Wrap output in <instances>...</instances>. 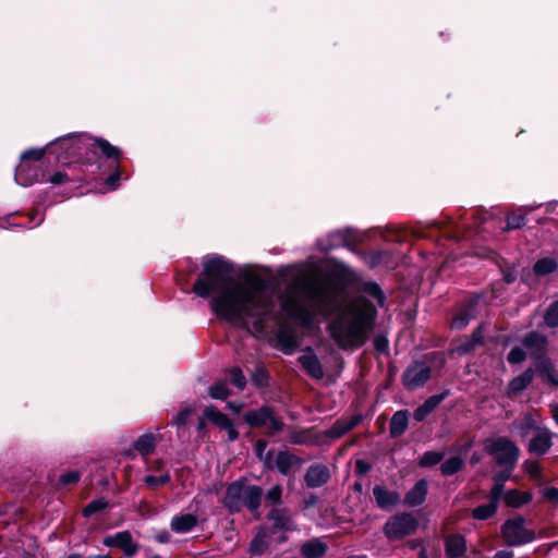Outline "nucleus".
<instances>
[{"mask_svg":"<svg viewBox=\"0 0 558 558\" xmlns=\"http://www.w3.org/2000/svg\"><path fill=\"white\" fill-rule=\"evenodd\" d=\"M440 234L446 240L461 239L459 232L451 225L445 228L436 225L387 226L368 230L345 227L331 231L328 234V244H365L367 242L404 244L434 239L439 240Z\"/></svg>","mask_w":558,"mask_h":558,"instance_id":"7ed1b4c3","label":"nucleus"},{"mask_svg":"<svg viewBox=\"0 0 558 558\" xmlns=\"http://www.w3.org/2000/svg\"><path fill=\"white\" fill-rule=\"evenodd\" d=\"M462 466H464V462L461 457H450L440 464V474L445 477H450L461 472Z\"/></svg>","mask_w":558,"mask_h":558,"instance_id":"ea45409f","label":"nucleus"},{"mask_svg":"<svg viewBox=\"0 0 558 558\" xmlns=\"http://www.w3.org/2000/svg\"><path fill=\"white\" fill-rule=\"evenodd\" d=\"M44 154L43 149H28L23 153L21 160L41 165Z\"/></svg>","mask_w":558,"mask_h":558,"instance_id":"5fc2aeb1","label":"nucleus"},{"mask_svg":"<svg viewBox=\"0 0 558 558\" xmlns=\"http://www.w3.org/2000/svg\"><path fill=\"white\" fill-rule=\"evenodd\" d=\"M276 340L279 343V349L284 355H291L300 344L295 331L288 325H281L276 332Z\"/></svg>","mask_w":558,"mask_h":558,"instance_id":"5701e85b","label":"nucleus"},{"mask_svg":"<svg viewBox=\"0 0 558 558\" xmlns=\"http://www.w3.org/2000/svg\"><path fill=\"white\" fill-rule=\"evenodd\" d=\"M229 264L220 256L208 258L204 260L203 272L196 278L191 291L201 299H207L211 293L220 291V294L211 298L214 315L231 325L239 324L245 330V319L258 317L252 322V329L262 333L265 330V320L260 317L267 315V302L229 277Z\"/></svg>","mask_w":558,"mask_h":558,"instance_id":"f257e3e1","label":"nucleus"},{"mask_svg":"<svg viewBox=\"0 0 558 558\" xmlns=\"http://www.w3.org/2000/svg\"><path fill=\"white\" fill-rule=\"evenodd\" d=\"M44 175L41 165L25 160H21L15 170V181L23 186L38 182Z\"/></svg>","mask_w":558,"mask_h":558,"instance_id":"a211bd4d","label":"nucleus"},{"mask_svg":"<svg viewBox=\"0 0 558 558\" xmlns=\"http://www.w3.org/2000/svg\"><path fill=\"white\" fill-rule=\"evenodd\" d=\"M252 386L258 390H264L269 388L270 385V374L265 364L263 362L256 363L254 366V371L251 374Z\"/></svg>","mask_w":558,"mask_h":558,"instance_id":"f704fd0d","label":"nucleus"},{"mask_svg":"<svg viewBox=\"0 0 558 558\" xmlns=\"http://www.w3.org/2000/svg\"><path fill=\"white\" fill-rule=\"evenodd\" d=\"M351 429H347L343 425H341L340 421L332 424L331 429H329V437L339 438L343 435L348 434Z\"/></svg>","mask_w":558,"mask_h":558,"instance_id":"69168bd1","label":"nucleus"},{"mask_svg":"<svg viewBox=\"0 0 558 558\" xmlns=\"http://www.w3.org/2000/svg\"><path fill=\"white\" fill-rule=\"evenodd\" d=\"M272 537H262L254 536L252 537L251 545H248V554L251 556H263L269 549L270 541Z\"/></svg>","mask_w":558,"mask_h":558,"instance_id":"a19ab883","label":"nucleus"},{"mask_svg":"<svg viewBox=\"0 0 558 558\" xmlns=\"http://www.w3.org/2000/svg\"><path fill=\"white\" fill-rule=\"evenodd\" d=\"M418 529V521L409 512H399L388 518L383 526V533L390 542H400L407 536H411Z\"/></svg>","mask_w":558,"mask_h":558,"instance_id":"9b49d317","label":"nucleus"},{"mask_svg":"<svg viewBox=\"0 0 558 558\" xmlns=\"http://www.w3.org/2000/svg\"><path fill=\"white\" fill-rule=\"evenodd\" d=\"M504 488L500 484L492 485L490 493H488V502L499 504V499L505 495Z\"/></svg>","mask_w":558,"mask_h":558,"instance_id":"680f3d73","label":"nucleus"},{"mask_svg":"<svg viewBox=\"0 0 558 558\" xmlns=\"http://www.w3.org/2000/svg\"><path fill=\"white\" fill-rule=\"evenodd\" d=\"M532 214V208L519 207L509 211L504 220L501 217L496 216L492 211L482 209L476 210L473 214L474 225L476 226L475 231H473L472 229H468L465 227H461L451 217H447L445 220L439 222H433L432 225L439 226L440 228H445L448 225H451L459 232L461 239L446 240L444 239L442 234H440L439 240L434 239L430 241L435 242L436 244H439L442 241L459 243L470 241L472 239L473 233L480 236V241H504V238H501V235L506 231L521 229L532 220V218L530 217ZM533 220H536V218H533ZM537 221L539 220L537 219Z\"/></svg>","mask_w":558,"mask_h":558,"instance_id":"20e7f679","label":"nucleus"},{"mask_svg":"<svg viewBox=\"0 0 558 558\" xmlns=\"http://www.w3.org/2000/svg\"><path fill=\"white\" fill-rule=\"evenodd\" d=\"M429 379V366L415 361L402 374L403 388L415 390L422 388Z\"/></svg>","mask_w":558,"mask_h":558,"instance_id":"2eb2a0df","label":"nucleus"},{"mask_svg":"<svg viewBox=\"0 0 558 558\" xmlns=\"http://www.w3.org/2000/svg\"><path fill=\"white\" fill-rule=\"evenodd\" d=\"M230 396V389L222 380H218L208 387V397L213 400L225 401Z\"/></svg>","mask_w":558,"mask_h":558,"instance_id":"79ce46f5","label":"nucleus"},{"mask_svg":"<svg viewBox=\"0 0 558 558\" xmlns=\"http://www.w3.org/2000/svg\"><path fill=\"white\" fill-rule=\"evenodd\" d=\"M484 344V342H472L469 340H465L456 348V352H458L459 355L463 356L466 354H470L476 349L477 347Z\"/></svg>","mask_w":558,"mask_h":558,"instance_id":"13d9d810","label":"nucleus"},{"mask_svg":"<svg viewBox=\"0 0 558 558\" xmlns=\"http://www.w3.org/2000/svg\"><path fill=\"white\" fill-rule=\"evenodd\" d=\"M102 545L108 548L119 549L124 553L125 558H133L136 556V553H138V544L133 542V537L128 530L105 536V538H102Z\"/></svg>","mask_w":558,"mask_h":558,"instance_id":"dca6fc26","label":"nucleus"},{"mask_svg":"<svg viewBox=\"0 0 558 558\" xmlns=\"http://www.w3.org/2000/svg\"><path fill=\"white\" fill-rule=\"evenodd\" d=\"M88 138L85 135H68L58 138L53 146L63 150L68 157L80 156L83 147L87 148Z\"/></svg>","mask_w":558,"mask_h":558,"instance_id":"412c9836","label":"nucleus"},{"mask_svg":"<svg viewBox=\"0 0 558 558\" xmlns=\"http://www.w3.org/2000/svg\"><path fill=\"white\" fill-rule=\"evenodd\" d=\"M266 519L271 522V525L269 526H283L293 529L292 518L288 513L287 508H271V510L268 512V515H266Z\"/></svg>","mask_w":558,"mask_h":558,"instance_id":"e433bc0d","label":"nucleus"},{"mask_svg":"<svg viewBox=\"0 0 558 558\" xmlns=\"http://www.w3.org/2000/svg\"><path fill=\"white\" fill-rule=\"evenodd\" d=\"M109 508V502L104 497H99L98 499L93 500L92 502L87 504V506L82 509V517L84 518H90L95 513H99L104 510Z\"/></svg>","mask_w":558,"mask_h":558,"instance_id":"37998d69","label":"nucleus"},{"mask_svg":"<svg viewBox=\"0 0 558 558\" xmlns=\"http://www.w3.org/2000/svg\"><path fill=\"white\" fill-rule=\"evenodd\" d=\"M348 312H350V317H352L348 324L374 325L378 315L376 306L364 295L355 296L354 301L350 302Z\"/></svg>","mask_w":558,"mask_h":558,"instance_id":"ddd939ff","label":"nucleus"},{"mask_svg":"<svg viewBox=\"0 0 558 558\" xmlns=\"http://www.w3.org/2000/svg\"><path fill=\"white\" fill-rule=\"evenodd\" d=\"M246 284L251 286V288L256 291H262L265 289V280H263L257 275L246 277Z\"/></svg>","mask_w":558,"mask_h":558,"instance_id":"0e129e2a","label":"nucleus"},{"mask_svg":"<svg viewBox=\"0 0 558 558\" xmlns=\"http://www.w3.org/2000/svg\"><path fill=\"white\" fill-rule=\"evenodd\" d=\"M229 384L233 385L239 390H244L245 388V377L238 366L229 369Z\"/></svg>","mask_w":558,"mask_h":558,"instance_id":"3c124183","label":"nucleus"},{"mask_svg":"<svg viewBox=\"0 0 558 558\" xmlns=\"http://www.w3.org/2000/svg\"><path fill=\"white\" fill-rule=\"evenodd\" d=\"M482 300V293H474L461 302L460 307L451 316L450 327L453 330H462L476 318V308Z\"/></svg>","mask_w":558,"mask_h":558,"instance_id":"4468645a","label":"nucleus"},{"mask_svg":"<svg viewBox=\"0 0 558 558\" xmlns=\"http://www.w3.org/2000/svg\"><path fill=\"white\" fill-rule=\"evenodd\" d=\"M87 148L90 150L98 148L106 158L112 159L114 165L120 163L122 151L117 146L111 145L107 140L89 137Z\"/></svg>","mask_w":558,"mask_h":558,"instance_id":"bb28decb","label":"nucleus"},{"mask_svg":"<svg viewBox=\"0 0 558 558\" xmlns=\"http://www.w3.org/2000/svg\"><path fill=\"white\" fill-rule=\"evenodd\" d=\"M548 448H550V436H548L547 432L534 435L531 441H529V452H531V454L542 457L547 453Z\"/></svg>","mask_w":558,"mask_h":558,"instance_id":"c9c22d12","label":"nucleus"},{"mask_svg":"<svg viewBox=\"0 0 558 558\" xmlns=\"http://www.w3.org/2000/svg\"><path fill=\"white\" fill-rule=\"evenodd\" d=\"M444 460V452L425 451L418 457V468H433Z\"/></svg>","mask_w":558,"mask_h":558,"instance_id":"c03bdc74","label":"nucleus"},{"mask_svg":"<svg viewBox=\"0 0 558 558\" xmlns=\"http://www.w3.org/2000/svg\"><path fill=\"white\" fill-rule=\"evenodd\" d=\"M296 361H299L300 367H302V371L306 372L310 378L315 380L323 379V365L320 361H318L317 354L313 351V348H304V354L300 355Z\"/></svg>","mask_w":558,"mask_h":558,"instance_id":"aec40b11","label":"nucleus"},{"mask_svg":"<svg viewBox=\"0 0 558 558\" xmlns=\"http://www.w3.org/2000/svg\"><path fill=\"white\" fill-rule=\"evenodd\" d=\"M409 427V411L407 410H398L390 417V423H388V435L390 438L397 439L401 437L407 428Z\"/></svg>","mask_w":558,"mask_h":558,"instance_id":"c85d7f7f","label":"nucleus"},{"mask_svg":"<svg viewBox=\"0 0 558 558\" xmlns=\"http://www.w3.org/2000/svg\"><path fill=\"white\" fill-rule=\"evenodd\" d=\"M373 500H375L377 508L390 512L401 502V496L384 485H375L373 486Z\"/></svg>","mask_w":558,"mask_h":558,"instance_id":"6ab92c4d","label":"nucleus"},{"mask_svg":"<svg viewBox=\"0 0 558 558\" xmlns=\"http://www.w3.org/2000/svg\"><path fill=\"white\" fill-rule=\"evenodd\" d=\"M143 483H145L148 488L156 489L157 487L171 483V475H169L168 472L158 476L147 475L143 478Z\"/></svg>","mask_w":558,"mask_h":558,"instance_id":"49530a36","label":"nucleus"},{"mask_svg":"<svg viewBox=\"0 0 558 558\" xmlns=\"http://www.w3.org/2000/svg\"><path fill=\"white\" fill-rule=\"evenodd\" d=\"M374 328V324H332L331 338L342 350L359 349L365 345L368 333Z\"/></svg>","mask_w":558,"mask_h":558,"instance_id":"0eeeda50","label":"nucleus"},{"mask_svg":"<svg viewBox=\"0 0 558 558\" xmlns=\"http://www.w3.org/2000/svg\"><path fill=\"white\" fill-rule=\"evenodd\" d=\"M197 524V517L193 513H184L180 515H173L170 521V529L173 533L185 534L194 530Z\"/></svg>","mask_w":558,"mask_h":558,"instance_id":"7c9ffc66","label":"nucleus"},{"mask_svg":"<svg viewBox=\"0 0 558 558\" xmlns=\"http://www.w3.org/2000/svg\"><path fill=\"white\" fill-rule=\"evenodd\" d=\"M350 290L363 292L365 295L375 300L379 307H383L384 303H386V294H384V291L380 289V286L374 280H367L360 282L355 286H350Z\"/></svg>","mask_w":558,"mask_h":558,"instance_id":"cd10ccee","label":"nucleus"},{"mask_svg":"<svg viewBox=\"0 0 558 558\" xmlns=\"http://www.w3.org/2000/svg\"><path fill=\"white\" fill-rule=\"evenodd\" d=\"M521 347L515 345L509 350L508 363L519 365L530 357L534 361L538 378L542 383L557 387L558 379L555 374V365L547 356L548 341L547 336L537 330H531L521 338Z\"/></svg>","mask_w":558,"mask_h":558,"instance_id":"39448f33","label":"nucleus"},{"mask_svg":"<svg viewBox=\"0 0 558 558\" xmlns=\"http://www.w3.org/2000/svg\"><path fill=\"white\" fill-rule=\"evenodd\" d=\"M354 472L357 476H364L371 472V464L365 460H355Z\"/></svg>","mask_w":558,"mask_h":558,"instance_id":"338daca9","label":"nucleus"},{"mask_svg":"<svg viewBox=\"0 0 558 558\" xmlns=\"http://www.w3.org/2000/svg\"><path fill=\"white\" fill-rule=\"evenodd\" d=\"M513 432L521 439L527 438L531 434L537 432V423L532 414L526 413L522 417L513 421Z\"/></svg>","mask_w":558,"mask_h":558,"instance_id":"2f4dec72","label":"nucleus"},{"mask_svg":"<svg viewBox=\"0 0 558 558\" xmlns=\"http://www.w3.org/2000/svg\"><path fill=\"white\" fill-rule=\"evenodd\" d=\"M262 499H266V502H268L271 506H279L282 504V487L279 484H276V486L269 488L266 494H264V497Z\"/></svg>","mask_w":558,"mask_h":558,"instance_id":"8fccbe9b","label":"nucleus"},{"mask_svg":"<svg viewBox=\"0 0 558 558\" xmlns=\"http://www.w3.org/2000/svg\"><path fill=\"white\" fill-rule=\"evenodd\" d=\"M277 454L272 449L268 450V454L256 456L262 465H264V470L272 471V463H275V458Z\"/></svg>","mask_w":558,"mask_h":558,"instance_id":"052dcab7","label":"nucleus"},{"mask_svg":"<svg viewBox=\"0 0 558 558\" xmlns=\"http://www.w3.org/2000/svg\"><path fill=\"white\" fill-rule=\"evenodd\" d=\"M330 480V472L324 464L315 463L307 466L306 475H304V483L307 488L323 487Z\"/></svg>","mask_w":558,"mask_h":558,"instance_id":"4be33fe9","label":"nucleus"},{"mask_svg":"<svg viewBox=\"0 0 558 558\" xmlns=\"http://www.w3.org/2000/svg\"><path fill=\"white\" fill-rule=\"evenodd\" d=\"M156 435L153 433H145L140 438L133 441L132 447L124 450V458L133 460L136 454L147 458L156 450Z\"/></svg>","mask_w":558,"mask_h":558,"instance_id":"f3484780","label":"nucleus"},{"mask_svg":"<svg viewBox=\"0 0 558 558\" xmlns=\"http://www.w3.org/2000/svg\"><path fill=\"white\" fill-rule=\"evenodd\" d=\"M113 168H114V172L111 173L106 179V184L109 185L112 190L118 186V183H119V180H120V177H121V172L119 170L120 163L114 165Z\"/></svg>","mask_w":558,"mask_h":558,"instance_id":"774afa93","label":"nucleus"},{"mask_svg":"<svg viewBox=\"0 0 558 558\" xmlns=\"http://www.w3.org/2000/svg\"><path fill=\"white\" fill-rule=\"evenodd\" d=\"M243 422L251 429L266 428V437L272 438L282 433L284 422L275 412V408L270 405H259L243 413Z\"/></svg>","mask_w":558,"mask_h":558,"instance_id":"6e6552de","label":"nucleus"},{"mask_svg":"<svg viewBox=\"0 0 558 558\" xmlns=\"http://www.w3.org/2000/svg\"><path fill=\"white\" fill-rule=\"evenodd\" d=\"M373 349L379 353L388 352V339L384 335H379L373 339Z\"/></svg>","mask_w":558,"mask_h":558,"instance_id":"e2e57ef3","label":"nucleus"},{"mask_svg":"<svg viewBox=\"0 0 558 558\" xmlns=\"http://www.w3.org/2000/svg\"><path fill=\"white\" fill-rule=\"evenodd\" d=\"M364 281L343 262L331 260L320 278L300 281V294L307 305L295 296H287L281 302V311L300 327L308 329L315 323V317H327L338 310L340 298L348 293L349 287Z\"/></svg>","mask_w":558,"mask_h":558,"instance_id":"f03ea898","label":"nucleus"},{"mask_svg":"<svg viewBox=\"0 0 558 558\" xmlns=\"http://www.w3.org/2000/svg\"><path fill=\"white\" fill-rule=\"evenodd\" d=\"M260 498H263V489L258 485L245 484V477H240L228 484L221 504L231 514L246 508L252 514L257 515Z\"/></svg>","mask_w":558,"mask_h":558,"instance_id":"423d86ee","label":"nucleus"},{"mask_svg":"<svg viewBox=\"0 0 558 558\" xmlns=\"http://www.w3.org/2000/svg\"><path fill=\"white\" fill-rule=\"evenodd\" d=\"M544 323L547 327L556 328L558 326V301H551L547 307L546 315H544Z\"/></svg>","mask_w":558,"mask_h":558,"instance_id":"09e8293b","label":"nucleus"},{"mask_svg":"<svg viewBox=\"0 0 558 558\" xmlns=\"http://www.w3.org/2000/svg\"><path fill=\"white\" fill-rule=\"evenodd\" d=\"M428 494V482L425 478H420L413 487L405 493L403 496V504L408 505V507L415 508L424 501H426V495Z\"/></svg>","mask_w":558,"mask_h":558,"instance_id":"393cba45","label":"nucleus"},{"mask_svg":"<svg viewBox=\"0 0 558 558\" xmlns=\"http://www.w3.org/2000/svg\"><path fill=\"white\" fill-rule=\"evenodd\" d=\"M328 546L318 538H312L300 546V555L304 558H322Z\"/></svg>","mask_w":558,"mask_h":558,"instance_id":"72a5a7b5","label":"nucleus"},{"mask_svg":"<svg viewBox=\"0 0 558 558\" xmlns=\"http://www.w3.org/2000/svg\"><path fill=\"white\" fill-rule=\"evenodd\" d=\"M497 507H499V502H487L481 506L473 508L471 511V517L476 521H486L489 520L495 513H497Z\"/></svg>","mask_w":558,"mask_h":558,"instance_id":"4c0bfd02","label":"nucleus"},{"mask_svg":"<svg viewBox=\"0 0 558 558\" xmlns=\"http://www.w3.org/2000/svg\"><path fill=\"white\" fill-rule=\"evenodd\" d=\"M449 396V389H444L441 393L434 395L425 399V402L421 403L417 409H430L435 410L444 400Z\"/></svg>","mask_w":558,"mask_h":558,"instance_id":"de8ad7c7","label":"nucleus"},{"mask_svg":"<svg viewBox=\"0 0 558 558\" xmlns=\"http://www.w3.org/2000/svg\"><path fill=\"white\" fill-rule=\"evenodd\" d=\"M80 478L81 473H78L77 470H71L61 474V477H59V483H61L62 486L74 485L77 484Z\"/></svg>","mask_w":558,"mask_h":558,"instance_id":"4d7b16f0","label":"nucleus"},{"mask_svg":"<svg viewBox=\"0 0 558 558\" xmlns=\"http://www.w3.org/2000/svg\"><path fill=\"white\" fill-rule=\"evenodd\" d=\"M210 422L211 425L216 426L221 430L228 432V441L234 442L238 440V432L234 427V423L229 418L227 414L218 410L215 405H208L203 410V418L196 423V430L202 433L205 429V422Z\"/></svg>","mask_w":558,"mask_h":558,"instance_id":"f8f14e48","label":"nucleus"},{"mask_svg":"<svg viewBox=\"0 0 558 558\" xmlns=\"http://www.w3.org/2000/svg\"><path fill=\"white\" fill-rule=\"evenodd\" d=\"M501 539L509 547H519L530 544L535 538V533L531 529L524 527V517L515 515L501 524L499 529Z\"/></svg>","mask_w":558,"mask_h":558,"instance_id":"9d476101","label":"nucleus"},{"mask_svg":"<svg viewBox=\"0 0 558 558\" xmlns=\"http://www.w3.org/2000/svg\"><path fill=\"white\" fill-rule=\"evenodd\" d=\"M303 465V459L288 450L277 452L274 470L283 476H288L293 468Z\"/></svg>","mask_w":558,"mask_h":558,"instance_id":"b1692460","label":"nucleus"},{"mask_svg":"<svg viewBox=\"0 0 558 558\" xmlns=\"http://www.w3.org/2000/svg\"><path fill=\"white\" fill-rule=\"evenodd\" d=\"M292 530H293L292 527H283V526H276V525H259L258 532H256V534H254V536L272 538L277 534H281V533L286 534L287 532H291Z\"/></svg>","mask_w":558,"mask_h":558,"instance_id":"a18cd8bd","label":"nucleus"},{"mask_svg":"<svg viewBox=\"0 0 558 558\" xmlns=\"http://www.w3.org/2000/svg\"><path fill=\"white\" fill-rule=\"evenodd\" d=\"M484 452L494 458L498 466L515 465L520 449L506 436L484 439Z\"/></svg>","mask_w":558,"mask_h":558,"instance_id":"1a4fd4ad","label":"nucleus"},{"mask_svg":"<svg viewBox=\"0 0 558 558\" xmlns=\"http://www.w3.org/2000/svg\"><path fill=\"white\" fill-rule=\"evenodd\" d=\"M444 551L448 558H460L466 553V541L461 534H450L444 542Z\"/></svg>","mask_w":558,"mask_h":558,"instance_id":"c756f323","label":"nucleus"},{"mask_svg":"<svg viewBox=\"0 0 558 558\" xmlns=\"http://www.w3.org/2000/svg\"><path fill=\"white\" fill-rule=\"evenodd\" d=\"M557 269V262L549 257H543L532 266L531 272L536 275V277H544L554 272Z\"/></svg>","mask_w":558,"mask_h":558,"instance_id":"58836bf2","label":"nucleus"},{"mask_svg":"<svg viewBox=\"0 0 558 558\" xmlns=\"http://www.w3.org/2000/svg\"><path fill=\"white\" fill-rule=\"evenodd\" d=\"M506 506L512 509H519L522 506L532 501V494L529 492H522L518 489H510L506 492V495L501 497Z\"/></svg>","mask_w":558,"mask_h":558,"instance_id":"473e14b6","label":"nucleus"},{"mask_svg":"<svg viewBox=\"0 0 558 558\" xmlns=\"http://www.w3.org/2000/svg\"><path fill=\"white\" fill-rule=\"evenodd\" d=\"M190 415H192V408L185 407L178 414H175V417H173L172 425L178 428V432H181L184 429V426H186V422L189 421Z\"/></svg>","mask_w":558,"mask_h":558,"instance_id":"603ef678","label":"nucleus"},{"mask_svg":"<svg viewBox=\"0 0 558 558\" xmlns=\"http://www.w3.org/2000/svg\"><path fill=\"white\" fill-rule=\"evenodd\" d=\"M533 376H537V372L534 367H529L523 371V373L517 375L513 379L509 380L508 384V396L509 398H514L515 396L522 393L530 384H532Z\"/></svg>","mask_w":558,"mask_h":558,"instance_id":"a878e982","label":"nucleus"},{"mask_svg":"<svg viewBox=\"0 0 558 558\" xmlns=\"http://www.w3.org/2000/svg\"><path fill=\"white\" fill-rule=\"evenodd\" d=\"M474 446V436L465 433L458 438V448L461 453H466Z\"/></svg>","mask_w":558,"mask_h":558,"instance_id":"bf43d9fd","label":"nucleus"},{"mask_svg":"<svg viewBox=\"0 0 558 558\" xmlns=\"http://www.w3.org/2000/svg\"><path fill=\"white\" fill-rule=\"evenodd\" d=\"M365 265L369 267V269H375L379 266H384V262H381V254L374 253V251H369L364 255Z\"/></svg>","mask_w":558,"mask_h":558,"instance_id":"6e6d98bb","label":"nucleus"},{"mask_svg":"<svg viewBox=\"0 0 558 558\" xmlns=\"http://www.w3.org/2000/svg\"><path fill=\"white\" fill-rule=\"evenodd\" d=\"M501 470H499L498 474L494 475V485H505L507 481L510 478V474L514 470V465H499Z\"/></svg>","mask_w":558,"mask_h":558,"instance_id":"864d4df0","label":"nucleus"}]
</instances>
